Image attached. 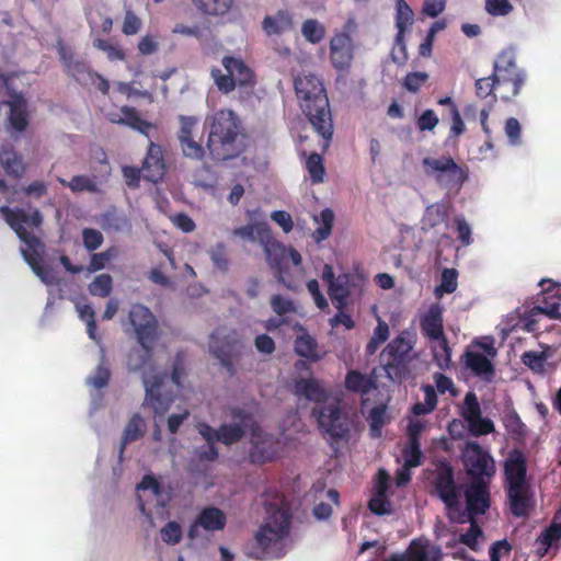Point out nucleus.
<instances>
[{
    "instance_id": "f257e3e1",
    "label": "nucleus",
    "mask_w": 561,
    "mask_h": 561,
    "mask_svg": "<svg viewBox=\"0 0 561 561\" xmlns=\"http://www.w3.org/2000/svg\"><path fill=\"white\" fill-rule=\"evenodd\" d=\"M294 89L302 113L322 138L327 150L333 137V119L323 82L313 73H300L294 79Z\"/></svg>"
},
{
    "instance_id": "f03ea898",
    "label": "nucleus",
    "mask_w": 561,
    "mask_h": 561,
    "mask_svg": "<svg viewBox=\"0 0 561 561\" xmlns=\"http://www.w3.org/2000/svg\"><path fill=\"white\" fill-rule=\"evenodd\" d=\"M0 213L3 215L7 224L14 230L19 239L25 244L21 249L25 262L30 265L32 271L46 285L55 283L53 270L42 263V252L44 244L26 227L38 228L43 222L41 211L35 208L32 214H27L22 208H10L9 206L0 207Z\"/></svg>"
},
{
    "instance_id": "7ed1b4c3",
    "label": "nucleus",
    "mask_w": 561,
    "mask_h": 561,
    "mask_svg": "<svg viewBox=\"0 0 561 561\" xmlns=\"http://www.w3.org/2000/svg\"><path fill=\"white\" fill-rule=\"evenodd\" d=\"M504 491L510 512L527 517L536 505L535 492L527 478V459L519 449H512L503 462Z\"/></svg>"
},
{
    "instance_id": "20e7f679",
    "label": "nucleus",
    "mask_w": 561,
    "mask_h": 561,
    "mask_svg": "<svg viewBox=\"0 0 561 561\" xmlns=\"http://www.w3.org/2000/svg\"><path fill=\"white\" fill-rule=\"evenodd\" d=\"M291 512L287 505L270 503L266 517L254 535L250 556L256 560L279 559L285 554L284 540L289 535Z\"/></svg>"
},
{
    "instance_id": "39448f33",
    "label": "nucleus",
    "mask_w": 561,
    "mask_h": 561,
    "mask_svg": "<svg viewBox=\"0 0 561 561\" xmlns=\"http://www.w3.org/2000/svg\"><path fill=\"white\" fill-rule=\"evenodd\" d=\"M241 122L231 110L216 112L210 121L206 147L214 161H227L241 153L238 139Z\"/></svg>"
},
{
    "instance_id": "423d86ee",
    "label": "nucleus",
    "mask_w": 561,
    "mask_h": 561,
    "mask_svg": "<svg viewBox=\"0 0 561 561\" xmlns=\"http://www.w3.org/2000/svg\"><path fill=\"white\" fill-rule=\"evenodd\" d=\"M311 415L316 419L324 438L332 443L348 439L353 421L339 399H331L327 404L314 405Z\"/></svg>"
},
{
    "instance_id": "0eeeda50",
    "label": "nucleus",
    "mask_w": 561,
    "mask_h": 561,
    "mask_svg": "<svg viewBox=\"0 0 561 561\" xmlns=\"http://www.w3.org/2000/svg\"><path fill=\"white\" fill-rule=\"evenodd\" d=\"M493 76L497 82L500 98L505 101L515 99L526 81V72L518 68L513 49H503L493 64Z\"/></svg>"
},
{
    "instance_id": "6e6552de",
    "label": "nucleus",
    "mask_w": 561,
    "mask_h": 561,
    "mask_svg": "<svg viewBox=\"0 0 561 561\" xmlns=\"http://www.w3.org/2000/svg\"><path fill=\"white\" fill-rule=\"evenodd\" d=\"M432 484L435 494L446 506L448 519L450 522L463 520L465 515L459 511L460 492L455 481V471L447 459H439L435 462Z\"/></svg>"
},
{
    "instance_id": "1a4fd4ad",
    "label": "nucleus",
    "mask_w": 561,
    "mask_h": 561,
    "mask_svg": "<svg viewBox=\"0 0 561 561\" xmlns=\"http://www.w3.org/2000/svg\"><path fill=\"white\" fill-rule=\"evenodd\" d=\"M221 64L227 73L219 68L210 70V76L221 93L228 94L237 87L253 90L256 83L255 73L241 58L225 56Z\"/></svg>"
},
{
    "instance_id": "9d476101",
    "label": "nucleus",
    "mask_w": 561,
    "mask_h": 561,
    "mask_svg": "<svg viewBox=\"0 0 561 561\" xmlns=\"http://www.w3.org/2000/svg\"><path fill=\"white\" fill-rule=\"evenodd\" d=\"M422 164L427 175L434 176L437 183L449 190H460L468 180L467 169L460 167L450 156L426 157Z\"/></svg>"
},
{
    "instance_id": "9b49d317",
    "label": "nucleus",
    "mask_w": 561,
    "mask_h": 561,
    "mask_svg": "<svg viewBox=\"0 0 561 561\" xmlns=\"http://www.w3.org/2000/svg\"><path fill=\"white\" fill-rule=\"evenodd\" d=\"M412 345L403 337L397 336L382 351L380 358L387 377L401 382L409 374Z\"/></svg>"
},
{
    "instance_id": "f8f14e48",
    "label": "nucleus",
    "mask_w": 561,
    "mask_h": 561,
    "mask_svg": "<svg viewBox=\"0 0 561 561\" xmlns=\"http://www.w3.org/2000/svg\"><path fill=\"white\" fill-rule=\"evenodd\" d=\"M128 322L141 347L150 356L153 344L158 337V320L151 310L141 304L131 305L128 312Z\"/></svg>"
},
{
    "instance_id": "ddd939ff",
    "label": "nucleus",
    "mask_w": 561,
    "mask_h": 561,
    "mask_svg": "<svg viewBox=\"0 0 561 561\" xmlns=\"http://www.w3.org/2000/svg\"><path fill=\"white\" fill-rule=\"evenodd\" d=\"M462 462L473 481H485L495 474L496 468L492 456L477 442H467L462 449Z\"/></svg>"
},
{
    "instance_id": "4468645a",
    "label": "nucleus",
    "mask_w": 561,
    "mask_h": 561,
    "mask_svg": "<svg viewBox=\"0 0 561 561\" xmlns=\"http://www.w3.org/2000/svg\"><path fill=\"white\" fill-rule=\"evenodd\" d=\"M210 352L219 359L222 367L232 376L236 373L234 362L241 356L244 348L236 331L220 336L219 330L211 334Z\"/></svg>"
},
{
    "instance_id": "2eb2a0df",
    "label": "nucleus",
    "mask_w": 561,
    "mask_h": 561,
    "mask_svg": "<svg viewBox=\"0 0 561 561\" xmlns=\"http://www.w3.org/2000/svg\"><path fill=\"white\" fill-rule=\"evenodd\" d=\"M278 449V438L264 433L259 425L251 427V447L248 455L250 463L264 465L272 462L277 458Z\"/></svg>"
},
{
    "instance_id": "dca6fc26",
    "label": "nucleus",
    "mask_w": 561,
    "mask_h": 561,
    "mask_svg": "<svg viewBox=\"0 0 561 561\" xmlns=\"http://www.w3.org/2000/svg\"><path fill=\"white\" fill-rule=\"evenodd\" d=\"M465 499L466 510L459 502V511L465 516L463 520L457 522L458 524H465L469 519L486 513L491 503L488 481H472L465 490Z\"/></svg>"
},
{
    "instance_id": "f3484780",
    "label": "nucleus",
    "mask_w": 561,
    "mask_h": 561,
    "mask_svg": "<svg viewBox=\"0 0 561 561\" xmlns=\"http://www.w3.org/2000/svg\"><path fill=\"white\" fill-rule=\"evenodd\" d=\"M460 415L467 422L468 430L474 437L489 435L495 432V426L492 420L482 416L480 402L473 391L466 393Z\"/></svg>"
},
{
    "instance_id": "a211bd4d",
    "label": "nucleus",
    "mask_w": 561,
    "mask_h": 561,
    "mask_svg": "<svg viewBox=\"0 0 561 561\" xmlns=\"http://www.w3.org/2000/svg\"><path fill=\"white\" fill-rule=\"evenodd\" d=\"M164 380L165 375L162 374L142 378L146 390L145 403L153 410L156 415H163L175 400L172 392L164 390Z\"/></svg>"
},
{
    "instance_id": "6ab92c4d",
    "label": "nucleus",
    "mask_w": 561,
    "mask_h": 561,
    "mask_svg": "<svg viewBox=\"0 0 561 561\" xmlns=\"http://www.w3.org/2000/svg\"><path fill=\"white\" fill-rule=\"evenodd\" d=\"M330 62L337 71H347L354 59L355 45L346 31L335 33L330 39Z\"/></svg>"
},
{
    "instance_id": "aec40b11",
    "label": "nucleus",
    "mask_w": 561,
    "mask_h": 561,
    "mask_svg": "<svg viewBox=\"0 0 561 561\" xmlns=\"http://www.w3.org/2000/svg\"><path fill=\"white\" fill-rule=\"evenodd\" d=\"M227 525L225 512L216 506L203 507L187 529V538L195 540L199 537V529L208 533L221 531Z\"/></svg>"
},
{
    "instance_id": "412c9836",
    "label": "nucleus",
    "mask_w": 561,
    "mask_h": 561,
    "mask_svg": "<svg viewBox=\"0 0 561 561\" xmlns=\"http://www.w3.org/2000/svg\"><path fill=\"white\" fill-rule=\"evenodd\" d=\"M179 122L178 139L183 156L193 160H202L205 156V149L202 142L194 137V130L198 124L197 117L180 115Z\"/></svg>"
},
{
    "instance_id": "4be33fe9",
    "label": "nucleus",
    "mask_w": 561,
    "mask_h": 561,
    "mask_svg": "<svg viewBox=\"0 0 561 561\" xmlns=\"http://www.w3.org/2000/svg\"><path fill=\"white\" fill-rule=\"evenodd\" d=\"M539 286L542 287L537 305L531 309L533 314H545L550 319L561 320V296L552 294L556 283L551 279H541Z\"/></svg>"
},
{
    "instance_id": "5701e85b",
    "label": "nucleus",
    "mask_w": 561,
    "mask_h": 561,
    "mask_svg": "<svg viewBox=\"0 0 561 561\" xmlns=\"http://www.w3.org/2000/svg\"><path fill=\"white\" fill-rule=\"evenodd\" d=\"M11 98L5 102L9 106L7 127L12 135H19L24 133L30 124L28 105L22 94H11Z\"/></svg>"
},
{
    "instance_id": "b1692460",
    "label": "nucleus",
    "mask_w": 561,
    "mask_h": 561,
    "mask_svg": "<svg viewBox=\"0 0 561 561\" xmlns=\"http://www.w3.org/2000/svg\"><path fill=\"white\" fill-rule=\"evenodd\" d=\"M144 180L159 183L164 178L167 165L163 159L162 149L159 145L150 142L142 167Z\"/></svg>"
},
{
    "instance_id": "393cba45",
    "label": "nucleus",
    "mask_w": 561,
    "mask_h": 561,
    "mask_svg": "<svg viewBox=\"0 0 561 561\" xmlns=\"http://www.w3.org/2000/svg\"><path fill=\"white\" fill-rule=\"evenodd\" d=\"M264 250L266 253V259L272 270L276 272L277 280L283 284L285 287L293 289L290 283L286 282L285 273H286V247L282 243L270 239L267 242H263Z\"/></svg>"
},
{
    "instance_id": "a878e982",
    "label": "nucleus",
    "mask_w": 561,
    "mask_h": 561,
    "mask_svg": "<svg viewBox=\"0 0 561 561\" xmlns=\"http://www.w3.org/2000/svg\"><path fill=\"white\" fill-rule=\"evenodd\" d=\"M420 328L423 336L431 341L445 336L443 308L440 305L433 304L430 306L426 313L420 319Z\"/></svg>"
},
{
    "instance_id": "bb28decb",
    "label": "nucleus",
    "mask_w": 561,
    "mask_h": 561,
    "mask_svg": "<svg viewBox=\"0 0 561 561\" xmlns=\"http://www.w3.org/2000/svg\"><path fill=\"white\" fill-rule=\"evenodd\" d=\"M465 366L477 377L491 381L495 374L491 358L485 355L467 348L462 355Z\"/></svg>"
},
{
    "instance_id": "cd10ccee",
    "label": "nucleus",
    "mask_w": 561,
    "mask_h": 561,
    "mask_svg": "<svg viewBox=\"0 0 561 561\" xmlns=\"http://www.w3.org/2000/svg\"><path fill=\"white\" fill-rule=\"evenodd\" d=\"M294 27V15L288 9H279L275 14H267L262 21V30L267 36L282 35Z\"/></svg>"
},
{
    "instance_id": "c85d7f7f",
    "label": "nucleus",
    "mask_w": 561,
    "mask_h": 561,
    "mask_svg": "<svg viewBox=\"0 0 561 561\" xmlns=\"http://www.w3.org/2000/svg\"><path fill=\"white\" fill-rule=\"evenodd\" d=\"M58 55L66 73L75 78L77 81H81L83 78L89 77V72H92L89 62L83 59L76 58L71 48L59 44Z\"/></svg>"
},
{
    "instance_id": "c756f323",
    "label": "nucleus",
    "mask_w": 561,
    "mask_h": 561,
    "mask_svg": "<svg viewBox=\"0 0 561 561\" xmlns=\"http://www.w3.org/2000/svg\"><path fill=\"white\" fill-rule=\"evenodd\" d=\"M294 389L297 396L314 402L316 405L330 402L329 392L322 387L320 381L314 378H300L296 380Z\"/></svg>"
},
{
    "instance_id": "7c9ffc66",
    "label": "nucleus",
    "mask_w": 561,
    "mask_h": 561,
    "mask_svg": "<svg viewBox=\"0 0 561 561\" xmlns=\"http://www.w3.org/2000/svg\"><path fill=\"white\" fill-rule=\"evenodd\" d=\"M294 350L298 356L311 362H319L327 354L325 351L320 348L317 340L309 334L305 328H300V332L294 341Z\"/></svg>"
},
{
    "instance_id": "2f4dec72",
    "label": "nucleus",
    "mask_w": 561,
    "mask_h": 561,
    "mask_svg": "<svg viewBox=\"0 0 561 561\" xmlns=\"http://www.w3.org/2000/svg\"><path fill=\"white\" fill-rule=\"evenodd\" d=\"M344 386L347 391L358 393L362 397L368 394L373 389H377L375 379L355 369L347 371Z\"/></svg>"
},
{
    "instance_id": "473e14b6",
    "label": "nucleus",
    "mask_w": 561,
    "mask_h": 561,
    "mask_svg": "<svg viewBox=\"0 0 561 561\" xmlns=\"http://www.w3.org/2000/svg\"><path fill=\"white\" fill-rule=\"evenodd\" d=\"M438 551L430 549L427 545L412 541L404 553L393 556L389 561H438Z\"/></svg>"
},
{
    "instance_id": "72a5a7b5",
    "label": "nucleus",
    "mask_w": 561,
    "mask_h": 561,
    "mask_svg": "<svg viewBox=\"0 0 561 561\" xmlns=\"http://www.w3.org/2000/svg\"><path fill=\"white\" fill-rule=\"evenodd\" d=\"M232 234L244 240L254 241L256 238L261 243L272 239L271 228L266 221L249 224L234 228Z\"/></svg>"
},
{
    "instance_id": "f704fd0d",
    "label": "nucleus",
    "mask_w": 561,
    "mask_h": 561,
    "mask_svg": "<svg viewBox=\"0 0 561 561\" xmlns=\"http://www.w3.org/2000/svg\"><path fill=\"white\" fill-rule=\"evenodd\" d=\"M328 294L333 306L337 309H345L347 306L350 290L347 289V274H340L334 282L328 286Z\"/></svg>"
},
{
    "instance_id": "c9c22d12",
    "label": "nucleus",
    "mask_w": 561,
    "mask_h": 561,
    "mask_svg": "<svg viewBox=\"0 0 561 561\" xmlns=\"http://www.w3.org/2000/svg\"><path fill=\"white\" fill-rule=\"evenodd\" d=\"M0 163L10 175L19 178L24 172L22 157L13 149L12 146H2L0 149Z\"/></svg>"
},
{
    "instance_id": "e433bc0d",
    "label": "nucleus",
    "mask_w": 561,
    "mask_h": 561,
    "mask_svg": "<svg viewBox=\"0 0 561 561\" xmlns=\"http://www.w3.org/2000/svg\"><path fill=\"white\" fill-rule=\"evenodd\" d=\"M59 184L64 187H68L72 193L78 194L82 192L88 193H98L99 186L95 181V176H90L85 174H79L72 176L70 181H67L62 178H57Z\"/></svg>"
},
{
    "instance_id": "4c0bfd02",
    "label": "nucleus",
    "mask_w": 561,
    "mask_h": 561,
    "mask_svg": "<svg viewBox=\"0 0 561 561\" xmlns=\"http://www.w3.org/2000/svg\"><path fill=\"white\" fill-rule=\"evenodd\" d=\"M561 539V524L552 522L538 536L536 542L539 545L537 554L545 557L549 549Z\"/></svg>"
},
{
    "instance_id": "58836bf2",
    "label": "nucleus",
    "mask_w": 561,
    "mask_h": 561,
    "mask_svg": "<svg viewBox=\"0 0 561 561\" xmlns=\"http://www.w3.org/2000/svg\"><path fill=\"white\" fill-rule=\"evenodd\" d=\"M145 427L144 419L139 414H134L124 430L121 443V454L124 453L127 444L144 436Z\"/></svg>"
},
{
    "instance_id": "ea45409f",
    "label": "nucleus",
    "mask_w": 561,
    "mask_h": 561,
    "mask_svg": "<svg viewBox=\"0 0 561 561\" xmlns=\"http://www.w3.org/2000/svg\"><path fill=\"white\" fill-rule=\"evenodd\" d=\"M193 4L208 15H224L232 7L234 0H192Z\"/></svg>"
},
{
    "instance_id": "a19ab883",
    "label": "nucleus",
    "mask_w": 561,
    "mask_h": 561,
    "mask_svg": "<svg viewBox=\"0 0 561 561\" xmlns=\"http://www.w3.org/2000/svg\"><path fill=\"white\" fill-rule=\"evenodd\" d=\"M414 13L404 0L397 1L396 26L398 28L397 38L401 41L408 26L413 23Z\"/></svg>"
},
{
    "instance_id": "79ce46f5",
    "label": "nucleus",
    "mask_w": 561,
    "mask_h": 561,
    "mask_svg": "<svg viewBox=\"0 0 561 561\" xmlns=\"http://www.w3.org/2000/svg\"><path fill=\"white\" fill-rule=\"evenodd\" d=\"M434 341L437 342V344L432 347L434 362L440 369H448L451 364V348L448 340L445 335Z\"/></svg>"
},
{
    "instance_id": "37998d69",
    "label": "nucleus",
    "mask_w": 561,
    "mask_h": 561,
    "mask_svg": "<svg viewBox=\"0 0 561 561\" xmlns=\"http://www.w3.org/2000/svg\"><path fill=\"white\" fill-rule=\"evenodd\" d=\"M301 34L308 43L318 44L325 37L327 30L318 20L308 19L301 24Z\"/></svg>"
},
{
    "instance_id": "c03bdc74",
    "label": "nucleus",
    "mask_w": 561,
    "mask_h": 561,
    "mask_svg": "<svg viewBox=\"0 0 561 561\" xmlns=\"http://www.w3.org/2000/svg\"><path fill=\"white\" fill-rule=\"evenodd\" d=\"M245 431L242 424L229 423L219 426L218 442L229 446L242 439Z\"/></svg>"
},
{
    "instance_id": "a18cd8bd",
    "label": "nucleus",
    "mask_w": 561,
    "mask_h": 561,
    "mask_svg": "<svg viewBox=\"0 0 561 561\" xmlns=\"http://www.w3.org/2000/svg\"><path fill=\"white\" fill-rule=\"evenodd\" d=\"M476 93L480 99L490 98V107L496 102L497 82L494 79L493 73L489 77L480 78L476 80Z\"/></svg>"
},
{
    "instance_id": "49530a36",
    "label": "nucleus",
    "mask_w": 561,
    "mask_h": 561,
    "mask_svg": "<svg viewBox=\"0 0 561 561\" xmlns=\"http://www.w3.org/2000/svg\"><path fill=\"white\" fill-rule=\"evenodd\" d=\"M306 169L313 184H319L324 181L325 168L323 159L319 153L313 152L307 158Z\"/></svg>"
},
{
    "instance_id": "de8ad7c7",
    "label": "nucleus",
    "mask_w": 561,
    "mask_h": 561,
    "mask_svg": "<svg viewBox=\"0 0 561 561\" xmlns=\"http://www.w3.org/2000/svg\"><path fill=\"white\" fill-rule=\"evenodd\" d=\"M320 221L321 226L318 227L312 233V238L317 242L327 240L330 237L334 222L333 210L331 208L322 209L320 213Z\"/></svg>"
},
{
    "instance_id": "09e8293b",
    "label": "nucleus",
    "mask_w": 561,
    "mask_h": 561,
    "mask_svg": "<svg viewBox=\"0 0 561 561\" xmlns=\"http://www.w3.org/2000/svg\"><path fill=\"white\" fill-rule=\"evenodd\" d=\"M113 290V278L110 274H100L89 284L92 296L108 297Z\"/></svg>"
},
{
    "instance_id": "8fccbe9b",
    "label": "nucleus",
    "mask_w": 561,
    "mask_h": 561,
    "mask_svg": "<svg viewBox=\"0 0 561 561\" xmlns=\"http://www.w3.org/2000/svg\"><path fill=\"white\" fill-rule=\"evenodd\" d=\"M402 456L408 468H415L422 463L423 454L420 439L415 437V434H412V442L402 450Z\"/></svg>"
},
{
    "instance_id": "3c124183",
    "label": "nucleus",
    "mask_w": 561,
    "mask_h": 561,
    "mask_svg": "<svg viewBox=\"0 0 561 561\" xmlns=\"http://www.w3.org/2000/svg\"><path fill=\"white\" fill-rule=\"evenodd\" d=\"M111 371L103 357L94 373L87 378V383L95 389H102L108 385Z\"/></svg>"
},
{
    "instance_id": "603ef678",
    "label": "nucleus",
    "mask_w": 561,
    "mask_h": 561,
    "mask_svg": "<svg viewBox=\"0 0 561 561\" xmlns=\"http://www.w3.org/2000/svg\"><path fill=\"white\" fill-rule=\"evenodd\" d=\"M125 18L122 26V32L126 36L136 35L142 26L139 16L133 11L131 5L124 3Z\"/></svg>"
},
{
    "instance_id": "864d4df0",
    "label": "nucleus",
    "mask_w": 561,
    "mask_h": 561,
    "mask_svg": "<svg viewBox=\"0 0 561 561\" xmlns=\"http://www.w3.org/2000/svg\"><path fill=\"white\" fill-rule=\"evenodd\" d=\"M448 217V207L444 204H433L426 208L425 220L431 228H434L446 221Z\"/></svg>"
},
{
    "instance_id": "5fc2aeb1",
    "label": "nucleus",
    "mask_w": 561,
    "mask_h": 561,
    "mask_svg": "<svg viewBox=\"0 0 561 561\" xmlns=\"http://www.w3.org/2000/svg\"><path fill=\"white\" fill-rule=\"evenodd\" d=\"M162 541L170 546L178 545L183 538L181 525L175 520L168 522L160 530Z\"/></svg>"
},
{
    "instance_id": "6e6d98bb",
    "label": "nucleus",
    "mask_w": 561,
    "mask_h": 561,
    "mask_svg": "<svg viewBox=\"0 0 561 561\" xmlns=\"http://www.w3.org/2000/svg\"><path fill=\"white\" fill-rule=\"evenodd\" d=\"M121 112L123 114L122 125H128L131 128L138 129L140 131H144L150 126L149 123L139 116L138 112L134 107L123 106Z\"/></svg>"
},
{
    "instance_id": "4d7b16f0",
    "label": "nucleus",
    "mask_w": 561,
    "mask_h": 561,
    "mask_svg": "<svg viewBox=\"0 0 561 561\" xmlns=\"http://www.w3.org/2000/svg\"><path fill=\"white\" fill-rule=\"evenodd\" d=\"M546 360L547 354L545 352L528 351L522 355L523 364L534 373H542Z\"/></svg>"
},
{
    "instance_id": "13d9d810",
    "label": "nucleus",
    "mask_w": 561,
    "mask_h": 561,
    "mask_svg": "<svg viewBox=\"0 0 561 561\" xmlns=\"http://www.w3.org/2000/svg\"><path fill=\"white\" fill-rule=\"evenodd\" d=\"M369 511L378 516L387 515L392 512V504L389 501L387 494L373 493L369 502H368Z\"/></svg>"
},
{
    "instance_id": "bf43d9fd",
    "label": "nucleus",
    "mask_w": 561,
    "mask_h": 561,
    "mask_svg": "<svg viewBox=\"0 0 561 561\" xmlns=\"http://www.w3.org/2000/svg\"><path fill=\"white\" fill-rule=\"evenodd\" d=\"M457 277L458 273L455 268H445L442 274V282L436 287V294L442 295L444 293L451 294L457 289Z\"/></svg>"
},
{
    "instance_id": "052dcab7",
    "label": "nucleus",
    "mask_w": 561,
    "mask_h": 561,
    "mask_svg": "<svg viewBox=\"0 0 561 561\" xmlns=\"http://www.w3.org/2000/svg\"><path fill=\"white\" fill-rule=\"evenodd\" d=\"M80 319L87 324V332L90 339L98 341L95 312L90 305L78 306Z\"/></svg>"
},
{
    "instance_id": "680f3d73",
    "label": "nucleus",
    "mask_w": 561,
    "mask_h": 561,
    "mask_svg": "<svg viewBox=\"0 0 561 561\" xmlns=\"http://www.w3.org/2000/svg\"><path fill=\"white\" fill-rule=\"evenodd\" d=\"M467 523H470V527L465 534L460 535L459 541L470 549L476 550L478 538L482 535V530L474 518L469 519Z\"/></svg>"
},
{
    "instance_id": "e2e57ef3",
    "label": "nucleus",
    "mask_w": 561,
    "mask_h": 561,
    "mask_svg": "<svg viewBox=\"0 0 561 561\" xmlns=\"http://www.w3.org/2000/svg\"><path fill=\"white\" fill-rule=\"evenodd\" d=\"M503 424L507 432L513 435H523L525 433V424L520 420L516 411H510L504 415Z\"/></svg>"
},
{
    "instance_id": "0e129e2a",
    "label": "nucleus",
    "mask_w": 561,
    "mask_h": 561,
    "mask_svg": "<svg viewBox=\"0 0 561 561\" xmlns=\"http://www.w3.org/2000/svg\"><path fill=\"white\" fill-rule=\"evenodd\" d=\"M428 80V75L422 71L409 72L403 81V87L409 91L416 93L421 87Z\"/></svg>"
},
{
    "instance_id": "69168bd1",
    "label": "nucleus",
    "mask_w": 561,
    "mask_h": 561,
    "mask_svg": "<svg viewBox=\"0 0 561 561\" xmlns=\"http://www.w3.org/2000/svg\"><path fill=\"white\" fill-rule=\"evenodd\" d=\"M82 240L88 251H94L102 245L104 238L99 230L84 228L82 231Z\"/></svg>"
},
{
    "instance_id": "338daca9",
    "label": "nucleus",
    "mask_w": 561,
    "mask_h": 561,
    "mask_svg": "<svg viewBox=\"0 0 561 561\" xmlns=\"http://www.w3.org/2000/svg\"><path fill=\"white\" fill-rule=\"evenodd\" d=\"M485 10L493 16H504L513 11L508 0H485Z\"/></svg>"
},
{
    "instance_id": "774afa93",
    "label": "nucleus",
    "mask_w": 561,
    "mask_h": 561,
    "mask_svg": "<svg viewBox=\"0 0 561 561\" xmlns=\"http://www.w3.org/2000/svg\"><path fill=\"white\" fill-rule=\"evenodd\" d=\"M504 130L511 145L517 146L522 142V126L517 118L506 119Z\"/></svg>"
}]
</instances>
